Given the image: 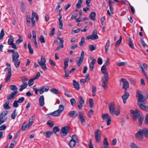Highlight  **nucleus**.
<instances>
[{
    "mask_svg": "<svg viewBox=\"0 0 148 148\" xmlns=\"http://www.w3.org/2000/svg\"><path fill=\"white\" fill-rule=\"evenodd\" d=\"M12 62L14 63V64L16 68H17L19 67L21 62L20 60H15V61H12Z\"/></svg>",
    "mask_w": 148,
    "mask_h": 148,
    "instance_id": "nucleus-35",
    "label": "nucleus"
},
{
    "mask_svg": "<svg viewBox=\"0 0 148 148\" xmlns=\"http://www.w3.org/2000/svg\"><path fill=\"white\" fill-rule=\"evenodd\" d=\"M14 40L12 36L11 35L10 36V38L9 39L8 41V45H10L13 43Z\"/></svg>",
    "mask_w": 148,
    "mask_h": 148,
    "instance_id": "nucleus-26",
    "label": "nucleus"
},
{
    "mask_svg": "<svg viewBox=\"0 0 148 148\" xmlns=\"http://www.w3.org/2000/svg\"><path fill=\"white\" fill-rule=\"evenodd\" d=\"M46 62V60L44 57L42 56L40 61L39 59L38 60V62L39 64H45Z\"/></svg>",
    "mask_w": 148,
    "mask_h": 148,
    "instance_id": "nucleus-19",
    "label": "nucleus"
},
{
    "mask_svg": "<svg viewBox=\"0 0 148 148\" xmlns=\"http://www.w3.org/2000/svg\"><path fill=\"white\" fill-rule=\"evenodd\" d=\"M129 47L132 49H134V46L133 43L132 42V39L131 38H129Z\"/></svg>",
    "mask_w": 148,
    "mask_h": 148,
    "instance_id": "nucleus-29",
    "label": "nucleus"
},
{
    "mask_svg": "<svg viewBox=\"0 0 148 148\" xmlns=\"http://www.w3.org/2000/svg\"><path fill=\"white\" fill-rule=\"evenodd\" d=\"M10 88L12 90H16L18 88L15 85H11L10 86Z\"/></svg>",
    "mask_w": 148,
    "mask_h": 148,
    "instance_id": "nucleus-39",
    "label": "nucleus"
},
{
    "mask_svg": "<svg viewBox=\"0 0 148 148\" xmlns=\"http://www.w3.org/2000/svg\"><path fill=\"white\" fill-rule=\"evenodd\" d=\"M49 62L51 65L52 67H54V66H55V64L54 62L52 60L50 59H49Z\"/></svg>",
    "mask_w": 148,
    "mask_h": 148,
    "instance_id": "nucleus-64",
    "label": "nucleus"
},
{
    "mask_svg": "<svg viewBox=\"0 0 148 148\" xmlns=\"http://www.w3.org/2000/svg\"><path fill=\"white\" fill-rule=\"evenodd\" d=\"M101 71L102 72L105 74L106 73H108L107 72V69L106 68V66H105L104 65H103L101 68Z\"/></svg>",
    "mask_w": 148,
    "mask_h": 148,
    "instance_id": "nucleus-31",
    "label": "nucleus"
},
{
    "mask_svg": "<svg viewBox=\"0 0 148 148\" xmlns=\"http://www.w3.org/2000/svg\"><path fill=\"white\" fill-rule=\"evenodd\" d=\"M84 57V52L82 51L81 53L80 57L78 61L76 60V63L77 64L78 66H79L82 63Z\"/></svg>",
    "mask_w": 148,
    "mask_h": 148,
    "instance_id": "nucleus-5",
    "label": "nucleus"
},
{
    "mask_svg": "<svg viewBox=\"0 0 148 148\" xmlns=\"http://www.w3.org/2000/svg\"><path fill=\"white\" fill-rule=\"evenodd\" d=\"M55 29L54 28H53L51 31L50 35L51 36H53L55 32Z\"/></svg>",
    "mask_w": 148,
    "mask_h": 148,
    "instance_id": "nucleus-63",
    "label": "nucleus"
},
{
    "mask_svg": "<svg viewBox=\"0 0 148 148\" xmlns=\"http://www.w3.org/2000/svg\"><path fill=\"white\" fill-rule=\"evenodd\" d=\"M9 102H6L3 106L4 108L5 109H9L10 107L9 106Z\"/></svg>",
    "mask_w": 148,
    "mask_h": 148,
    "instance_id": "nucleus-34",
    "label": "nucleus"
},
{
    "mask_svg": "<svg viewBox=\"0 0 148 148\" xmlns=\"http://www.w3.org/2000/svg\"><path fill=\"white\" fill-rule=\"evenodd\" d=\"M69 145L72 147H74L75 145V140L74 141L73 140L71 139L69 142Z\"/></svg>",
    "mask_w": 148,
    "mask_h": 148,
    "instance_id": "nucleus-28",
    "label": "nucleus"
},
{
    "mask_svg": "<svg viewBox=\"0 0 148 148\" xmlns=\"http://www.w3.org/2000/svg\"><path fill=\"white\" fill-rule=\"evenodd\" d=\"M82 1L83 0H79L78 1L76 5V7L77 8H81Z\"/></svg>",
    "mask_w": 148,
    "mask_h": 148,
    "instance_id": "nucleus-33",
    "label": "nucleus"
},
{
    "mask_svg": "<svg viewBox=\"0 0 148 148\" xmlns=\"http://www.w3.org/2000/svg\"><path fill=\"white\" fill-rule=\"evenodd\" d=\"M58 39L60 40L59 44L60 45V47L62 48H63L64 47V40L62 38L60 37H58Z\"/></svg>",
    "mask_w": 148,
    "mask_h": 148,
    "instance_id": "nucleus-36",
    "label": "nucleus"
},
{
    "mask_svg": "<svg viewBox=\"0 0 148 148\" xmlns=\"http://www.w3.org/2000/svg\"><path fill=\"white\" fill-rule=\"evenodd\" d=\"M130 114L134 121H136L137 119H138L139 123L138 125L140 126L142 124L144 119V116L137 109H135L134 110H130Z\"/></svg>",
    "mask_w": 148,
    "mask_h": 148,
    "instance_id": "nucleus-1",
    "label": "nucleus"
},
{
    "mask_svg": "<svg viewBox=\"0 0 148 148\" xmlns=\"http://www.w3.org/2000/svg\"><path fill=\"white\" fill-rule=\"evenodd\" d=\"M121 39H122L121 36H120V39H119L116 43L115 44L116 46L119 45L121 43Z\"/></svg>",
    "mask_w": 148,
    "mask_h": 148,
    "instance_id": "nucleus-62",
    "label": "nucleus"
},
{
    "mask_svg": "<svg viewBox=\"0 0 148 148\" xmlns=\"http://www.w3.org/2000/svg\"><path fill=\"white\" fill-rule=\"evenodd\" d=\"M84 37H82L81 39V41L79 42V45L80 46H82L84 43Z\"/></svg>",
    "mask_w": 148,
    "mask_h": 148,
    "instance_id": "nucleus-53",
    "label": "nucleus"
},
{
    "mask_svg": "<svg viewBox=\"0 0 148 148\" xmlns=\"http://www.w3.org/2000/svg\"><path fill=\"white\" fill-rule=\"evenodd\" d=\"M71 104L72 106H74L75 105V100L74 98L71 99L70 100Z\"/></svg>",
    "mask_w": 148,
    "mask_h": 148,
    "instance_id": "nucleus-56",
    "label": "nucleus"
},
{
    "mask_svg": "<svg viewBox=\"0 0 148 148\" xmlns=\"http://www.w3.org/2000/svg\"><path fill=\"white\" fill-rule=\"evenodd\" d=\"M17 114L16 113V109H15L13 112L11 114V117L12 119H14L15 118Z\"/></svg>",
    "mask_w": 148,
    "mask_h": 148,
    "instance_id": "nucleus-40",
    "label": "nucleus"
},
{
    "mask_svg": "<svg viewBox=\"0 0 148 148\" xmlns=\"http://www.w3.org/2000/svg\"><path fill=\"white\" fill-rule=\"evenodd\" d=\"M108 77L109 75L108 73H106L103 76V78L102 79V81L108 82Z\"/></svg>",
    "mask_w": 148,
    "mask_h": 148,
    "instance_id": "nucleus-27",
    "label": "nucleus"
},
{
    "mask_svg": "<svg viewBox=\"0 0 148 148\" xmlns=\"http://www.w3.org/2000/svg\"><path fill=\"white\" fill-rule=\"evenodd\" d=\"M51 92L55 94H58L59 93V91L57 89L55 88H51L50 89Z\"/></svg>",
    "mask_w": 148,
    "mask_h": 148,
    "instance_id": "nucleus-37",
    "label": "nucleus"
},
{
    "mask_svg": "<svg viewBox=\"0 0 148 148\" xmlns=\"http://www.w3.org/2000/svg\"><path fill=\"white\" fill-rule=\"evenodd\" d=\"M73 86L76 89L79 90V84L78 82H77L75 80L73 81Z\"/></svg>",
    "mask_w": 148,
    "mask_h": 148,
    "instance_id": "nucleus-20",
    "label": "nucleus"
},
{
    "mask_svg": "<svg viewBox=\"0 0 148 148\" xmlns=\"http://www.w3.org/2000/svg\"><path fill=\"white\" fill-rule=\"evenodd\" d=\"M27 127L28 129V124L27 122H24L22 125V130H25L27 128Z\"/></svg>",
    "mask_w": 148,
    "mask_h": 148,
    "instance_id": "nucleus-38",
    "label": "nucleus"
},
{
    "mask_svg": "<svg viewBox=\"0 0 148 148\" xmlns=\"http://www.w3.org/2000/svg\"><path fill=\"white\" fill-rule=\"evenodd\" d=\"M101 117L103 120L106 122L107 125H109L110 124L111 119L108 114H103L101 115Z\"/></svg>",
    "mask_w": 148,
    "mask_h": 148,
    "instance_id": "nucleus-3",
    "label": "nucleus"
},
{
    "mask_svg": "<svg viewBox=\"0 0 148 148\" xmlns=\"http://www.w3.org/2000/svg\"><path fill=\"white\" fill-rule=\"evenodd\" d=\"M121 81L123 82L122 85L123 88L125 90L124 92H125L126 89L129 88V82H128L126 81V80L124 78H122L121 79Z\"/></svg>",
    "mask_w": 148,
    "mask_h": 148,
    "instance_id": "nucleus-7",
    "label": "nucleus"
},
{
    "mask_svg": "<svg viewBox=\"0 0 148 148\" xmlns=\"http://www.w3.org/2000/svg\"><path fill=\"white\" fill-rule=\"evenodd\" d=\"M79 104L78 105V107L79 109L81 110L83 107V104L84 103V101L81 96L79 97V101H78Z\"/></svg>",
    "mask_w": 148,
    "mask_h": 148,
    "instance_id": "nucleus-11",
    "label": "nucleus"
},
{
    "mask_svg": "<svg viewBox=\"0 0 148 148\" xmlns=\"http://www.w3.org/2000/svg\"><path fill=\"white\" fill-rule=\"evenodd\" d=\"M103 143L104 147H101V148H108L109 143L106 138H105L104 139Z\"/></svg>",
    "mask_w": 148,
    "mask_h": 148,
    "instance_id": "nucleus-17",
    "label": "nucleus"
},
{
    "mask_svg": "<svg viewBox=\"0 0 148 148\" xmlns=\"http://www.w3.org/2000/svg\"><path fill=\"white\" fill-rule=\"evenodd\" d=\"M59 130H53L51 131H47L44 133V135L47 137L49 138L53 132L56 133Z\"/></svg>",
    "mask_w": 148,
    "mask_h": 148,
    "instance_id": "nucleus-10",
    "label": "nucleus"
},
{
    "mask_svg": "<svg viewBox=\"0 0 148 148\" xmlns=\"http://www.w3.org/2000/svg\"><path fill=\"white\" fill-rule=\"evenodd\" d=\"M34 120V117L33 116H32L30 118L28 124V129L29 128V127L32 125Z\"/></svg>",
    "mask_w": 148,
    "mask_h": 148,
    "instance_id": "nucleus-23",
    "label": "nucleus"
},
{
    "mask_svg": "<svg viewBox=\"0 0 148 148\" xmlns=\"http://www.w3.org/2000/svg\"><path fill=\"white\" fill-rule=\"evenodd\" d=\"M41 67L44 70H46L47 69V68L46 66V65L45 64H40Z\"/></svg>",
    "mask_w": 148,
    "mask_h": 148,
    "instance_id": "nucleus-51",
    "label": "nucleus"
},
{
    "mask_svg": "<svg viewBox=\"0 0 148 148\" xmlns=\"http://www.w3.org/2000/svg\"><path fill=\"white\" fill-rule=\"evenodd\" d=\"M94 106V103L92 99L91 98L89 99V107L90 108H92Z\"/></svg>",
    "mask_w": 148,
    "mask_h": 148,
    "instance_id": "nucleus-43",
    "label": "nucleus"
},
{
    "mask_svg": "<svg viewBox=\"0 0 148 148\" xmlns=\"http://www.w3.org/2000/svg\"><path fill=\"white\" fill-rule=\"evenodd\" d=\"M137 94L138 95V101L144 103L145 100V97L143 96L140 90H138Z\"/></svg>",
    "mask_w": 148,
    "mask_h": 148,
    "instance_id": "nucleus-8",
    "label": "nucleus"
},
{
    "mask_svg": "<svg viewBox=\"0 0 148 148\" xmlns=\"http://www.w3.org/2000/svg\"><path fill=\"white\" fill-rule=\"evenodd\" d=\"M69 132V130H60V134L62 136H65Z\"/></svg>",
    "mask_w": 148,
    "mask_h": 148,
    "instance_id": "nucleus-22",
    "label": "nucleus"
},
{
    "mask_svg": "<svg viewBox=\"0 0 148 148\" xmlns=\"http://www.w3.org/2000/svg\"><path fill=\"white\" fill-rule=\"evenodd\" d=\"M143 130H140L138 131L135 134V137L137 139L141 140L143 138Z\"/></svg>",
    "mask_w": 148,
    "mask_h": 148,
    "instance_id": "nucleus-6",
    "label": "nucleus"
},
{
    "mask_svg": "<svg viewBox=\"0 0 148 148\" xmlns=\"http://www.w3.org/2000/svg\"><path fill=\"white\" fill-rule=\"evenodd\" d=\"M8 113V112L7 111H3L2 112L1 114L0 115V117L2 119H3V118Z\"/></svg>",
    "mask_w": 148,
    "mask_h": 148,
    "instance_id": "nucleus-30",
    "label": "nucleus"
},
{
    "mask_svg": "<svg viewBox=\"0 0 148 148\" xmlns=\"http://www.w3.org/2000/svg\"><path fill=\"white\" fill-rule=\"evenodd\" d=\"M94 137L96 142L99 143L100 141L101 132L100 130H96L94 132Z\"/></svg>",
    "mask_w": 148,
    "mask_h": 148,
    "instance_id": "nucleus-4",
    "label": "nucleus"
},
{
    "mask_svg": "<svg viewBox=\"0 0 148 148\" xmlns=\"http://www.w3.org/2000/svg\"><path fill=\"white\" fill-rule=\"evenodd\" d=\"M107 82L104 81H102V86L103 88L106 89L107 87Z\"/></svg>",
    "mask_w": 148,
    "mask_h": 148,
    "instance_id": "nucleus-45",
    "label": "nucleus"
},
{
    "mask_svg": "<svg viewBox=\"0 0 148 148\" xmlns=\"http://www.w3.org/2000/svg\"><path fill=\"white\" fill-rule=\"evenodd\" d=\"M33 40V41L36 40V32L34 31H32Z\"/></svg>",
    "mask_w": 148,
    "mask_h": 148,
    "instance_id": "nucleus-48",
    "label": "nucleus"
},
{
    "mask_svg": "<svg viewBox=\"0 0 148 148\" xmlns=\"http://www.w3.org/2000/svg\"><path fill=\"white\" fill-rule=\"evenodd\" d=\"M39 40L42 43H44L45 41L44 36L42 35H41L40 36Z\"/></svg>",
    "mask_w": 148,
    "mask_h": 148,
    "instance_id": "nucleus-44",
    "label": "nucleus"
},
{
    "mask_svg": "<svg viewBox=\"0 0 148 148\" xmlns=\"http://www.w3.org/2000/svg\"><path fill=\"white\" fill-rule=\"evenodd\" d=\"M11 69L10 68L8 69V74L6 78V81H7L10 80L11 76Z\"/></svg>",
    "mask_w": 148,
    "mask_h": 148,
    "instance_id": "nucleus-16",
    "label": "nucleus"
},
{
    "mask_svg": "<svg viewBox=\"0 0 148 148\" xmlns=\"http://www.w3.org/2000/svg\"><path fill=\"white\" fill-rule=\"evenodd\" d=\"M49 89V88L47 87H46L45 86L40 87L39 90L40 93V94H42L44 92L47 91Z\"/></svg>",
    "mask_w": 148,
    "mask_h": 148,
    "instance_id": "nucleus-14",
    "label": "nucleus"
},
{
    "mask_svg": "<svg viewBox=\"0 0 148 148\" xmlns=\"http://www.w3.org/2000/svg\"><path fill=\"white\" fill-rule=\"evenodd\" d=\"M93 113V111L92 109H90L89 112L87 114L88 116V117H90Z\"/></svg>",
    "mask_w": 148,
    "mask_h": 148,
    "instance_id": "nucleus-55",
    "label": "nucleus"
},
{
    "mask_svg": "<svg viewBox=\"0 0 148 148\" xmlns=\"http://www.w3.org/2000/svg\"><path fill=\"white\" fill-rule=\"evenodd\" d=\"M145 123L146 125H148V114L146 115L145 119Z\"/></svg>",
    "mask_w": 148,
    "mask_h": 148,
    "instance_id": "nucleus-57",
    "label": "nucleus"
},
{
    "mask_svg": "<svg viewBox=\"0 0 148 148\" xmlns=\"http://www.w3.org/2000/svg\"><path fill=\"white\" fill-rule=\"evenodd\" d=\"M125 94L122 96V98L123 99V102L124 103H125L126 102V100L129 97V94L125 91Z\"/></svg>",
    "mask_w": 148,
    "mask_h": 148,
    "instance_id": "nucleus-12",
    "label": "nucleus"
},
{
    "mask_svg": "<svg viewBox=\"0 0 148 148\" xmlns=\"http://www.w3.org/2000/svg\"><path fill=\"white\" fill-rule=\"evenodd\" d=\"M96 47L92 45H90L89 47L90 50L91 51L95 49Z\"/></svg>",
    "mask_w": 148,
    "mask_h": 148,
    "instance_id": "nucleus-61",
    "label": "nucleus"
},
{
    "mask_svg": "<svg viewBox=\"0 0 148 148\" xmlns=\"http://www.w3.org/2000/svg\"><path fill=\"white\" fill-rule=\"evenodd\" d=\"M114 114L113 115H111L112 116L115 114L116 116L119 115L120 114V110L119 109H117V110H114Z\"/></svg>",
    "mask_w": 148,
    "mask_h": 148,
    "instance_id": "nucleus-47",
    "label": "nucleus"
},
{
    "mask_svg": "<svg viewBox=\"0 0 148 148\" xmlns=\"http://www.w3.org/2000/svg\"><path fill=\"white\" fill-rule=\"evenodd\" d=\"M109 109L110 113L111 115H113L115 110V104L113 102H112L109 104Z\"/></svg>",
    "mask_w": 148,
    "mask_h": 148,
    "instance_id": "nucleus-9",
    "label": "nucleus"
},
{
    "mask_svg": "<svg viewBox=\"0 0 148 148\" xmlns=\"http://www.w3.org/2000/svg\"><path fill=\"white\" fill-rule=\"evenodd\" d=\"M143 135L145 137L148 139V130H143Z\"/></svg>",
    "mask_w": 148,
    "mask_h": 148,
    "instance_id": "nucleus-42",
    "label": "nucleus"
},
{
    "mask_svg": "<svg viewBox=\"0 0 148 148\" xmlns=\"http://www.w3.org/2000/svg\"><path fill=\"white\" fill-rule=\"evenodd\" d=\"M137 105L140 108L144 110L145 106H144L141 103H137Z\"/></svg>",
    "mask_w": 148,
    "mask_h": 148,
    "instance_id": "nucleus-49",
    "label": "nucleus"
},
{
    "mask_svg": "<svg viewBox=\"0 0 148 148\" xmlns=\"http://www.w3.org/2000/svg\"><path fill=\"white\" fill-rule=\"evenodd\" d=\"M37 15V14L36 12H34V11H32L31 18L34 19V18Z\"/></svg>",
    "mask_w": 148,
    "mask_h": 148,
    "instance_id": "nucleus-59",
    "label": "nucleus"
},
{
    "mask_svg": "<svg viewBox=\"0 0 148 148\" xmlns=\"http://www.w3.org/2000/svg\"><path fill=\"white\" fill-rule=\"evenodd\" d=\"M98 38V36L97 35V31L96 29H94L92 33V35L88 36L86 39L87 40L91 39L92 40L97 39Z\"/></svg>",
    "mask_w": 148,
    "mask_h": 148,
    "instance_id": "nucleus-2",
    "label": "nucleus"
},
{
    "mask_svg": "<svg viewBox=\"0 0 148 148\" xmlns=\"http://www.w3.org/2000/svg\"><path fill=\"white\" fill-rule=\"evenodd\" d=\"M61 113H60L58 110L54 111L53 112L49 114V115H51L53 116H59Z\"/></svg>",
    "mask_w": 148,
    "mask_h": 148,
    "instance_id": "nucleus-21",
    "label": "nucleus"
},
{
    "mask_svg": "<svg viewBox=\"0 0 148 148\" xmlns=\"http://www.w3.org/2000/svg\"><path fill=\"white\" fill-rule=\"evenodd\" d=\"M27 86V83H25L20 86V88L19 89V91H21L23 90L26 88Z\"/></svg>",
    "mask_w": 148,
    "mask_h": 148,
    "instance_id": "nucleus-24",
    "label": "nucleus"
},
{
    "mask_svg": "<svg viewBox=\"0 0 148 148\" xmlns=\"http://www.w3.org/2000/svg\"><path fill=\"white\" fill-rule=\"evenodd\" d=\"M64 108L63 105H60L59 106V109L58 110L59 111L60 113H61L64 110Z\"/></svg>",
    "mask_w": 148,
    "mask_h": 148,
    "instance_id": "nucleus-46",
    "label": "nucleus"
},
{
    "mask_svg": "<svg viewBox=\"0 0 148 148\" xmlns=\"http://www.w3.org/2000/svg\"><path fill=\"white\" fill-rule=\"evenodd\" d=\"M5 35V33L4 32L3 29H2L1 30V33H0V40H1L3 38V37Z\"/></svg>",
    "mask_w": 148,
    "mask_h": 148,
    "instance_id": "nucleus-50",
    "label": "nucleus"
},
{
    "mask_svg": "<svg viewBox=\"0 0 148 148\" xmlns=\"http://www.w3.org/2000/svg\"><path fill=\"white\" fill-rule=\"evenodd\" d=\"M19 56L16 51L12 55V62L15 61V60H19L18 58H19Z\"/></svg>",
    "mask_w": 148,
    "mask_h": 148,
    "instance_id": "nucleus-13",
    "label": "nucleus"
},
{
    "mask_svg": "<svg viewBox=\"0 0 148 148\" xmlns=\"http://www.w3.org/2000/svg\"><path fill=\"white\" fill-rule=\"evenodd\" d=\"M127 64V63L124 62H120L117 64V66H125Z\"/></svg>",
    "mask_w": 148,
    "mask_h": 148,
    "instance_id": "nucleus-60",
    "label": "nucleus"
},
{
    "mask_svg": "<svg viewBox=\"0 0 148 148\" xmlns=\"http://www.w3.org/2000/svg\"><path fill=\"white\" fill-rule=\"evenodd\" d=\"M69 115L71 117L74 118L77 116V113L75 110L70 111L69 113Z\"/></svg>",
    "mask_w": 148,
    "mask_h": 148,
    "instance_id": "nucleus-18",
    "label": "nucleus"
},
{
    "mask_svg": "<svg viewBox=\"0 0 148 148\" xmlns=\"http://www.w3.org/2000/svg\"><path fill=\"white\" fill-rule=\"evenodd\" d=\"M95 63V62H91L90 63V71H93V68L94 67V64Z\"/></svg>",
    "mask_w": 148,
    "mask_h": 148,
    "instance_id": "nucleus-41",
    "label": "nucleus"
},
{
    "mask_svg": "<svg viewBox=\"0 0 148 148\" xmlns=\"http://www.w3.org/2000/svg\"><path fill=\"white\" fill-rule=\"evenodd\" d=\"M39 104L41 107H43L45 104L44 98L43 95L41 96L39 99Z\"/></svg>",
    "mask_w": 148,
    "mask_h": 148,
    "instance_id": "nucleus-15",
    "label": "nucleus"
},
{
    "mask_svg": "<svg viewBox=\"0 0 148 148\" xmlns=\"http://www.w3.org/2000/svg\"><path fill=\"white\" fill-rule=\"evenodd\" d=\"M34 78L31 79L28 81V85L29 86H31L34 84Z\"/></svg>",
    "mask_w": 148,
    "mask_h": 148,
    "instance_id": "nucleus-52",
    "label": "nucleus"
},
{
    "mask_svg": "<svg viewBox=\"0 0 148 148\" xmlns=\"http://www.w3.org/2000/svg\"><path fill=\"white\" fill-rule=\"evenodd\" d=\"M25 100V98L24 97H21L18 99V100H17L19 103H23Z\"/></svg>",
    "mask_w": 148,
    "mask_h": 148,
    "instance_id": "nucleus-54",
    "label": "nucleus"
},
{
    "mask_svg": "<svg viewBox=\"0 0 148 148\" xmlns=\"http://www.w3.org/2000/svg\"><path fill=\"white\" fill-rule=\"evenodd\" d=\"M79 118L80 120L85 118V116L82 112L80 111L79 113Z\"/></svg>",
    "mask_w": 148,
    "mask_h": 148,
    "instance_id": "nucleus-32",
    "label": "nucleus"
},
{
    "mask_svg": "<svg viewBox=\"0 0 148 148\" xmlns=\"http://www.w3.org/2000/svg\"><path fill=\"white\" fill-rule=\"evenodd\" d=\"M18 102L16 100H15L13 104V106L14 107H17L18 106Z\"/></svg>",
    "mask_w": 148,
    "mask_h": 148,
    "instance_id": "nucleus-58",
    "label": "nucleus"
},
{
    "mask_svg": "<svg viewBox=\"0 0 148 148\" xmlns=\"http://www.w3.org/2000/svg\"><path fill=\"white\" fill-rule=\"evenodd\" d=\"M96 13L95 12H92L89 15V17L90 19L94 21L95 20Z\"/></svg>",
    "mask_w": 148,
    "mask_h": 148,
    "instance_id": "nucleus-25",
    "label": "nucleus"
}]
</instances>
